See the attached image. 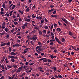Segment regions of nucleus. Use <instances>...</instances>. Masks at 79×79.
<instances>
[{"label": "nucleus", "mask_w": 79, "mask_h": 79, "mask_svg": "<svg viewBox=\"0 0 79 79\" xmlns=\"http://www.w3.org/2000/svg\"><path fill=\"white\" fill-rule=\"evenodd\" d=\"M46 74L48 76H49L50 75L49 73H52V70L51 69H47L46 70Z\"/></svg>", "instance_id": "nucleus-1"}, {"label": "nucleus", "mask_w": 79, "mask_h": 79, "mask_svg": "<svg viewBox=\"0 0 79 79\" xmlns=\"http://www.w3.org/2000/svg\"><path fill=\"white\" fill-rule=\"evenodd\" d=\"M55 39L56 40V42L59 43V44H61V45H62V43L58 39L57 37H55Z\"/></svg>", "instance_id": "nucleus-2"}, {"label": "nucleus", "mask_w": 79, "mask_h": 79, "mask_svg": "<svg viewBox=\"0 0 79 79\" xmlns=\"http://www.w3.org/2000/svg\"><path fill=\"white\" fill-rule=\"evenodd\" d=\"M37 39V37H36V35H33L32 38V39L34 40H36Z\"/></svg>", "instance_id": "nucleus-3"}, {"label": "nucleus", "mask_w": 79, "mask_h": 79, "mask_svg": "<svg viewBox=\"0 0 79 79\" xmlns=\"http://www.w3.org/2000/svg\"><path fill=\"white\" fill-rule=\"evenodd\" d=\"M21 45L19 44H15L13 46V47H20Z\"/></svg>", "instance_id": "nucleus-4"}, {"label": "nucleus", "mask_w": 79, "mask_h": 79, "mask_svg": "<svg viewBox=\"0 0 79 79\" xmlns=\"http://www.w3.org/2000/svg\"><path fill=\"white\" fill-rule=\"evenodd\" d=\"M5 59V57H2V59H1V61H2V63L4 61V60Z\"/></svg>", "instance_id": "nucleus-5"}, {"label": "nucleus", "mask_w": 79, "mask_h": 79, "mask_svg": "<svg viewBox=\"0 0 79 79\" xmlns=\"http://www.w3.org/2000/svg\"><path fill=\"white\" fill-rule=\"evenodd\" d=\"M50 56L52 59H53V58H56L57 57L56 56L53 55H50Z\"/></svg>", "instance_id": "nucleus-6"}, {"label": "nucleus", "mask_w": 79, "mask_h": 79, "mask_svg": "<svg viewBox=\"0 0 79 79\" xmlns=\"http://www.w3.org/2000/svg\"><path fill=\"white\" fill-rule=\"evenodd\" d=\"M56 30L58 31V32L59 33L60 32V31H61V30L60 29V28H56Z\"/></svg>", "instance_id": "nucleus-7"}, {"label": "nucleus", "mask_w": 79, "mask_h": 79, "mask_svg": "<svg viewBox=\"0 0 79 79\" xmlns=\"http://www.w3.org/2000/svg\"><path fill=\"white\" fill-rule=\"evenodd\" d=\"M25 21L26 22H29L31 21V19H27V18L26 19H25Z\"/></svg>", "instance_id": "nucleus-8"}, {"label": "nucleus", "mask_w": 79, "mask_h": 79, "mask_svg": "<svg viewBox=\"0 0 79 79\" xmlns=\"http://www.w3.org/2000/svg\"><path fill=\"white\" fill-rule=\"evenodd\" d=\"M51 16L53 17V18H56V17L57 16H58L56 15H51Z\"/></svg>", "instance_id": "nucleus-9"}, {"label": "nucleus", "mask_w": 79, "mask_h": 79, "mask_svg": "<svg viewBox=\"0 0 79 79\" xmlns=\"http://www.w3.org/2000/svg\"><path fill=\"white\" fill-rule=\"evenodd\" d=\"M9 53H11L12 52V49L10 47H9Z\"/></svg>", "instance_id": "nucleus-10"}, {"label": "nucleus", "mask_w": 79, "mask_h": 79, "mask_svg": "<svg viewBox=\"0 0 79 79\" xmlns=\"http://www.w3.org/2000/svg\"><path fill=\"white\" fill-rule=\"evenodd\" d=\"M43 62H47V61H48V59H44L43 61Z\"/></svg>", "instance_id": "nucleus-11"}, {"label": "nucleus", "mask_w": 79, "mask_h": 79, "mask_svg": "<svg viewBox=\"0 0 79 79\" xmlns=\"http://www.w3.org/2000/svg\"><path fill=\"white\" fill-rule=\"evenodd\" d=\"M5 45H6L7 46H9V44H10V42H8L7 43H6Z\"/></svg>", "instance_id": "nucleus-12"}, {"label": "nucleus", "mask_w": 79, "mask_h": 79, "mask_svg": "<svg viewBox=\"0 0 79 79\" xmlns=\"http://www.w3.org/2000/svg\"><path fill=\"white\" fill-rule=\"evenodd\" d=\"M69 34L71 36H72L73 35V34L72 32H71L70 31H69Z\"/></svg>", "instance_id": "nucleus-13"}, {"label": "nucleus", "mask_w": 79, "mask_h": 79, "mask_svg": "<svg viewBox=\"0 0 79 79\" xmlns=\"http://www.w3.org/2000/svg\"><path fill=\"white\" fill-rule=\"evenodd\" d=\"M65 40V39L64 38H62L61 41L62 42H63Z\"/></svg>", "instance_id": "nucleus-14"}, {"label": "nucleus", "mask_w": 79, "mask_h": 79, "mask_svg": "<svg viewBox=\"0 0 79 79\" xmlns=\"http://www.w3.org/2000/svg\"><path fill=\"white\" fill-rule=\"evenodd\" d=\"M23 69V66H21V67H19L18 69V70H22Z\"/></svg>", "instance_id": "nucleus-15"}, {"label": "nucleus", "mask_w": 79, "mask_h": 79, "mask_svg": "<svg viewBox=\"0 0 79 79\" xmlns=\"http://www.w3.org/2000/svg\"><path fill=\"white\" fill-rule=\"evenodd\" d=\"M72 47L73 49H74V50H75V51H78L76 49V48H75L74 46H72Z\"/></svg>", "instance_id": "nucleus-16"}, {"label": "nucleus", "mask_w": 79, "mask_h": 79, "mask_svg": "<svg viewBox=\"0 0 79 79\" xmlns=\"http://www.w3.org/2000/svg\"><path fill=\"white\" fill-rule=\"evenodd\" d=\"M7 68H8V69H10L11 68L12 66H11L10 65H7Z\"/></svg>", "instance_id": "nucleus-17"}, {"label": "nucleus", "mask_w": 79, "mask_h": 79, "mask_svg": "<svg viewBox=\"0 0 79 79\" xmlns=\"http://www.w3.org/2000/svg\"><path fill=\"white\" fill-rule=\"evenodd\" d=\"M9 58H10L15 59V56H9Z\"/></svg>", "instance_id": "nucleus-18"}, {"label": "nucleus", "mask_w": 79, "mask_h": 79, "mask_svg": "<svg viewBox=\"0 0 79 79\" xmlns=\"http://www.w3.org/2000/svg\"><path fill=\"white\" fill-rule=\"evenodd\" d=\"M2 7L4 8V9H6V7H5L6 5L5 4H3L2 5Z\"/></svg>", "instance_id": "nucleus-19"}, {"label": "nucleus", "mask_w": 79, "mask_h": 79, "mask_svg": "<svg viewBox=\"0 0 79 79\" xmlns=\"http://www.w3.org/2000/svg\"><path fill=\"white\" fill-rule=\"evenodd\" d=\"M58 79H59V78H63L62 76L61 75H58Z\"/></svg>", "instance_id": "nucleus-20"}, {"label": "nucleus", "mask_w": 79, "mask_h": 79, "mask_svg": "<svg viewBox=\"0 0 79 79\" xmlns=\"http://www.w3.org/2000/svg\"><path fill=\"white\" fill-rule=\"evenodd\" d=\"M19 12L21 13V14H23V11H22L20 10H19Z\"/></svg>", "instance_id": "nucleus-21"}, {"label": "nucleus", "mask_w": 79, "mask_h": 79, "mask_svg": "<svg viewBox=\"0 0 79 79\" xmlns=\"http://www.w3.org/2000/svg\"><path fill=\"white\" fill-rule=\"evenodd\" d=\"M45 59H47L46 58H43L40 59L39 60L40 61H42V60H45Z\"/></svg>", "instance_id": "nucleus-22"}, {"label": "nucleus", "mask_w": 79, "mask_h": 79, "mask_svg": "<svg viewBox=\"0 0 79 79\" xmlns=\"http://www.w3.org/2000/svg\"><path fill=\"white\" fill-rule=\"evenodd\" d=\"M52 69H54V70L55 71H56V67H54L53 68H52Z\"/></svg>", "instance_id": "nucleus-23"}, {"label": "nucleus", "mask_w": 79, "mask_h": 79, "mask_svg": "<svg viewBox=\"0 0 79 79\" xmlns=\"http://www.w3.org/2000/svg\"><path fill=\"white\" fill-rule=\"evenodd\" d=\"M17 67V65H13V67L15 69H16Z\"/></svg>", "instance_id": "nucleus-24"}, {"label": "nucleus", "mask_w": 79, "mask_h": 79, "mask_svg": "<svg viewBox=\"0 0 79 79\" xmlns=\"http://www.w3.org/2000/svg\"><path fill=\"white\" fill-rule=\"evenodd\" d=\"M54 10V9H52L49 10L48 11V13H49V12H52Z\"/></svg>", "instance_id": "nucleus-25"}, {"label": "nucleus", "mask_w": 79, "mask_h": 79, "mask_svg": "<svg viewBox=\"0 0 79 79\" xmlns=\"http://www.w3.org/2000/svg\"><path fill=\"white\" fill-rule=\"evenodd\" d=\"M11 61L12 62H14L15 61V60L14 59H11Z\"/></svg>", "instance_id": "nucleus-26"}, {"label": "nucleus", "mask_w": 79, "mask_h": 79, "mask_svg": "<svg viewBox=\"0 0 79 79\" xmlns=\"http://www.w3.org/2000/svg\"><path fill=\"white\" fill-rule=\"evenodd\" d=\"M39 35H42V31H39Z\"/></svg>", "instance_id": "nucleus-27"}, {"label": "nucleus", "mask_w": 79, "mask_h": 79, "mask_svg": "<svg viewBox=\"0 0 79 79\" xmlns=\"http://www.w3.org/2000/svg\"><path fill=\"white\" fill-rule=\"evenodd\" d=\"M1 46V47H3L5 45H6V44L5 43H4L3 44H1L0 45Z\"/></svg>", "instance_id": "nucleus-28"}, {"label": "nucleus", "mask_w": 79, "mask_h": 79, "mask_svg": "<svg viewBox=\"0 0 79 79\" xmlns=\"http://www.w3.org/2000/svg\"><path fill=\"white\" fill-rule=\"evenodd\" d=\"M40 72L41 73H44V70H42L41 69H40Z\"/></svg>", "instance_id": "nucleus-29"}, {"label": "nucleus", "mask_w": 79, "mask_h": 79, "mask_svg": "<svg viewBox=\"0 0 79 79\" xmlns=\"http://www.w3.org/2000/svg\"><path fill=\"white\" fill-rule=\"evenodd\" d=\"M1 68L2 69H5V67H4V65H1Z\"/></svg>", "instance_id": "nucleus-30"}, {"label": "nucleus", "mask_w": 79, "mask_h": 79, "mask_svg": "<svg viewBox=\"0 0 79 79\" xmlns=\"http://www.w3.org/2000/svg\"><path fill=\"white\" fill-rule=\"evenodd\" d=\"M35 9V6L34 5L33 6V7H32L31 9L33 10H34V9Z\"/></svg>", "instance_id": "nucleus-31"}, {"label": "nucleus", "mask_w": 79, "mask_h": 79, "mask_svg": "<svg viewBox=\"0 0 79 79\" xmlns=\"http://www.w3.org/2000/svg\"><path fill=\"white\" fill-rule=\"evenodd\" d=\"M35 33V30H33L31 32V33L32 34H33V33Z\"/></svg>", "instance_id": "nucleus-32"}, {"label": "nucleus", "mask_w": 79, "mask_h": 79, "mask_svg": "<svg viewBox=\"0 0 79 79\" xmlns=\"http://www.w3.org/2000/svg\"><path fill=\"white\" fill-rule=\"evenodd\" d=\"M21 27H22V28L23 29H25L26 28L25 27L24 25L23 26H21Z\"/></svg>", "instance_id": "nucleus-33"}, {"label": "nucleus", "mask_w": 79, "mask_h": 79, "mask_svg": "<svg viewBox=\"0 0 79 79\" xmlns=\"http://www.w3.org/2000/svg\"><path fill=\"white\" fill-rule=\"evenodd\" d=\"M42 19V16L40 15L39 18V19L41 20Z\"/></svg>", "instance_id": "nucleus-34"}, {"label": "nucleus", "mask_w": 79, "mask_h": 79, "mask_svg": "<svg viewBox=\"0 0 79 79\" xmlns=\"http://www.w3.org/2000/svg\"><path fill=\"white\" fill-rule=\"evenodd\" d=\"M54 77H55L56 78V79H57V78L59 79V78H58V75L57 76V75H56Z\"/></svg>", "instance_id": "nucleus-35"}, {"label": "nucleus", "mask_w": 79, "mask_h": 79, "mask_svg": "<svg viewBox=\"0 0 79 79\" xmlns=\"http://www.w3.org/2000/svg\"><path fill=\"white\" fill-rule=\"evenodd\" d=\"M7 28H6H6L5 29V31L6 32H7L8 31V30Z\"/></svg>", "instance_id": "nucleus-36"}, {"label": "nucleus", "mask_w": 79, "mask_h": 79, "mask_svg": "<svg viewBox=\"0 0 79 79\" xmlns=\"http://www.w3.org/2000/svg\"><path fill=\"white\" fill-rule=\"evenodd\" d=\"M42 32L43 33H46V32H47V30H44L42 31Z\"/></svg>", "instance_id": "nucleus-37"}, {"label": "nucleus", "mask_w": 79, "mask_h": 79, "mask_svg": "<svg viewBox=\"0 0 79 79\" xmlns=\"http://www.w3.org/2000/svg\"><path fill=\"white\" fill-rule=\"evenodd\" d=\"M38 50H39V51H43V49H42V48H38Z\"/></svg>", "instance_id": "nucleus-38"}, {"label": "nucleus", "mask_w": 79, "mask_h": 79, "mask_svg": "<svg viewBox=\"0 0 79 79\" xmlns=\"http://www.w3.org/2000/svg\"><path fill=\"white\" fill-rule=\"evenodd\" d=\"M30 42H31V44H32V45H35V44H34V42L33 41H31Z\"/></svg>", "instance_id": "nucleus-39"}, {"label": "nucleus", "mask_w": 79, "mask_h": 79, "mask_svg": "<svg viewBox=\"0 0 79 79\" xmlns=\"http://www.w3.org/2000/svg\"><path fill=\"white\" fill-rule=\"evenodd\" d=\"M14 52H12L11 53H10V55L11 56H14Z\"/></svg>", "instance_id": "nucleus-40"}, {"label": "nucleus", "mask_w": 79, "mask_h": 79, "mask_svg": "<svg viewBox=\"0 0 79 79\" xmlns=\"http://www.w3.org/2000/svg\"><path fill=\"white\" fill-rule=\"evenodd\" d=\"M33 18H35V17L36 16H34V14H33L32 16H31Z\"/></svg>", "instance_id": "nucleus-41"}, {"label": "nucleus", "mask_w": 79, "mask_h": 79, "mask_svg": "<svg viewBox=\"0 0 79 79\" xmlns=\"http://www.w3.org/2000/svg\"><path fill=\"white\" fill-rule=\"evenodd\" d=\"M44 19H42L41 21V24H42L43 23H44Z\"/></svg>", "instance_id": "nucleus-42"}, {"label": "nucleus", "mask_w": 79, "mask_h": 79, "mask_svg": "<svg viewBox=\"0 0 79 79\" xmlns=\"http://www.w3.org/2000/svg\"><path fill=\"white\" fill-rule=\"evenodd\" d=\"M15 5H13V6H12L11 7V8L12 9H15Z\"/></svg>", "instance_id": "nucleus-43"}, {"label": "nucleus", "mask_w": 79, "mask_h": 79, "mask_svg": "<svg viewBox=\"0 0 79 79\" xmlns=\"http://www.w3.org/2000/svg\"><path fill=\"white\" fill-rule=\"evenodd\" d=\"M50 6L51 8H53L54 7V6L53 5H50Z\"/></svg>", "instance_id": "nucleus-44"}, {"label": "nucleus", "mask_w": 79, "mask_h": 79, "mask_svg": "<svg viewBox=\"0 0 79 79\" xmlns=\"http://www.w3.org/2000/svg\"><path fill=\"white\" fill-rule=\"evenodd\" d=\"M56 10H54L53 12L52 13L54 14H56Z\"/></svg>", "instance_id": "nucleus-45"}, {"label": "nucleus", "mask_w": 79, "mask_h": 79, "mask_svg": "<svg viewBox=\"0 0 79 79\" xmlns=\"http://www.w3.org/2000/svg\"><path fill=\"white\" fill-rule=\"evenodd\" d=\"M48 62L51 63V60H50L49 59H48Z\"/></svg>", "instance_id": "nucleus-46"}, {"label": "nucleus", "mask_w": 79, "mask_h": 79, "mask_svg": "<svg viewBox=\"0 0 79 79\" xmlns=\"http://www.w3.org/2000/svg\"><path fill=\"white\" fill-rule=\"evenodd\" d=\"M14 23L15 24V25H17V24H18V23L17 22H14Z\"/></svg>", "instance_id": "nucleus-47"}, {"label": "nucleus", "mask_w": 79, "mask_h": 79, "mask_svg": "<svg viewBox=\"0 0 79 79\" xmlns=\"http://www.w3.org/2000/svg\"><path fill=\"white\" fill-rule=\"evenodd\" d=\"M28 24V23H25L24 25H23L24 26H27V24Z\"/></svg>", "instance_id": "nucleus-48"}, {"label": "nucleus", "mask_w": 79, "mask_h": 79, "mask_svg": "<svg viewBox=\"0 0 79 79\" xmlns=\"http://www.w3.org/2000/svg\"><path fill=\"white\" fill-rule=\"evenodd\" d=\"M64 22L66 23H68V22L67 20L65 19L64 21Z\"/></svg>", "instance_id": "nucleus-49"}, {"label": "nucleus", "mask_w": 79, "mask_h": 79, "mask_svg": "<svg viewBox=\"0 0 79 79\" xmlns=\"http://www.w3.org/2000/svg\"><path fill=\"white\" fill-rule=\"evenodd\" d=\"M53 44H54V43L53 42H51L50 43V45H53Z\"/></svg>", "instance_id": "nucleus-50"}, {"label": "nucleus", "mask_w": 79, "mask_h": 79, "mask_svg": "<svg viewBox=\"0 0 79 79\" xmlns=\"http://www.w3.org/2000/svg\"><path fill=\"white\" fill-rule=\"evenodd\" d=\"M29 11V9L28 8H27L26 10V12H28V11Z\"/></svg>", "instance_id": "nucleus-51"}, {"label": "nucleus", "mask_w": 79, "mask_h": 79, "mask_svg": "<svg viewBox=\"0 0 79 79\" xmlns=\"http://www.w3.org/2000/svg\"><path fill=\"white\" fill-rule=\"evenodd\" d=\"M34 64V63H31L30 64H29V65L30 66Z\"/></svg>", "instance_id": "nucleus-52"}, {"label": "nucleus", "mask_w": 79, "mask_h": 79, "mask_svg": "<svg viewBox=\"0 0 79 79\" xmlns=\"http://www.w3.org/2000/svg\"><path fill=\"white\" fill-rule=\"evenodd\" d=\"M17 5L18 6H21V4L20 2H19L18 4H17Z\"/></svg>", "instance_id": "nucleus-53"}, {"label": "nucleus", "mask_w": 79, "mask_h": 79, "mask_svg": "<svg viewBox=\"0 0 79 79\" xmlns=\"http://www.w3.org/2000/svg\"><path fill=\"white\" fill-rule=\"evenodd\" d=\"M48 26H45L44 27V28H45L46 29H48Z\"/></svg>", "instance_id": "nucleus-54"}, {"label": "nucleus", "mask_w": 79, "mask_h": 79, "mask_svg": "<svg viewBox=\"0 0 79 79\" xmlns=\"http://www.w3.org/2000/svg\"><path fill=\"white\" fill-rule=\"evenodd\" d=\"M27 37L28 39H30V35H28L27 36Z\"/></svg>", "instance_id": "nucleus-55"}, {"label": "nucleus", "mask_w": 79, "mask_h": 79, "mask_svg": "<svg viewBox=\"0 0 79 79\" xmlns=\"http://www.w3.org/2000/svg\"><path fill=\"white\" fill-rule=\"evenodd\" d=\"M53 25L54 27H57V24H56L55 23H54Z\"/></svg>", "instance_id": "nucleus-56"}, {"label": "nucleus", "mask_w": 79, "mask_h": 79, "mask_svg": "<svg viewBox=\"0 0 79 79\" xmlns=\"http://www.w3.org/2000/svg\"><path fill=\"white\" fill-rule=\"evenodd\" d=\"M66 60H68H68H70V58H68L67 57L66 58Z\"/></svg>", "instance_id": "nucleus-57"}, {"label": "nucleus", "mask_w": 79, "mask_h": 79, "mask_svg": "<svg viewBox=\"0 0 79 79\" xmlns=\"http://www.w3.org/2000/svg\"><path fill=\"white\" fill-rule=\"evenodd\" d=\"M21 33V32L20 31H19L18 33L17 34V35H20V34Z\"/></svg>", "instance_id": "nucleus-58"}, {"label": "nucleus", "mask_w": 79, "mask_h": 79, "mask_svg": "<svg viewBox=\"0 0 79 79\" xmlns=\"http://www.w3.org/2000/svg\"><path fill=\"white\" fill-rule=\"evenodd\" d=\"M6 20H7L6 22H7L8 21V18L7 17L5 19Z\"/></svg>", "instance_id": "nucleus-59"}, {"label": "nucleus", "mask_w": 79, "mask_h": 79, "mask_svg": "<svg viewBox=\"0 0 79 79\" xmlns=\"http://www.w3.org/2000/svg\"><path fill=\"white\" fill-rule=\"evenodd\" d=\"M29 33V31H27L25 33L26 34V35H27V33Z\"/></svg>", "instance_id": "nucleus-60"}, {"label": "nucleus", "mask_w": 79, "mask_h": 79, "mask_svg": "<svg viewBox=\"0 0 79 79\" xmlns=\"http://www.w3.org/2000/svg\"><path fill=\"white\" fill-rule=\"evenodd\" d=\"M56 48L55 47H52L51 48V49H52V50H54V49H56Z\"/></svg>", "instance_id": "nucleus-61"}, {"label": "nucleus", "mask_w": 79, "mask_h": 79, "mask_svg": "<svg viewBox=\"0 0 79 79\" xmlns=\"http://www.w3.org/2000/svg\"><path fill=\"white\" fill-rule=\"evenodd\" d=\"M44 20L46 22H48V20L47 19H46V18L44 19Z\"/></svg>", "instance_id": "nucleus-62"}, {"label": "nucleus", "mask_w": 79, "mask_h": 79, "mask_svg": "<svg viewBox=\"0 0 79 79\" xmlns=\"http://www.w3.org/2000/svg\"><path fill=\"white\" fill-rule=\"evenodd\" d=\"M54 52H55V53H56L57 51L56 50V49H55L54 50Z\"/></svg>", "instance_id": "nucleus-63"}, {"label": "nucleus", "mask_w": 79, "mask_h": 79, "mask_svg": "<svg viewBox=\"0 0 79 79\" xmlns=\"http://www.w3.org/2000/svg\"><path fill=\"white\" fill-rule=\"evenodd\" d=\"M51 38L52 40H54V36H52Z\"/></svg>", "instance_id": "nucleus-64"}]
</instances>
